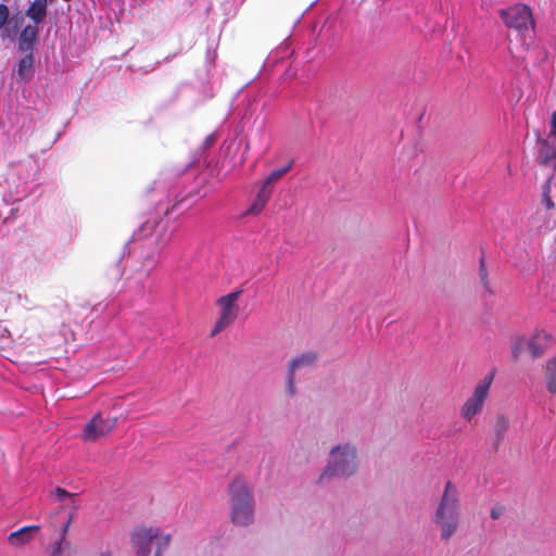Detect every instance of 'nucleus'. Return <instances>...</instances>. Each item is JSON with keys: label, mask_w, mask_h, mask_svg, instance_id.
Listing matches in <instances>:
<instances>
[{"label": "nucleus", "mask_w": 556, "mask_h": 556, "mask_svg": "<svg viewBox=\"0 0 556 556\" xmlns=\"http://www.w3.org/2000/svg\"><path fill=\"white\" fill-rule=\"evenodd\" d=\"M549 191H551V187H549V182H547L545 185L544 191H543V203L547 210H551L554 207V203L549 197Z\"/></svg>", "instance_id": "bb28decb"}, {"label": "nucleus", "mask_w": 556, "mask_h": 556, "mask_svg": "<svg viewBox=\"0 0 556 556\" xmlns=\"http://www.w3.org/2000/svg\"><path fill=\"white\" fill-rule=\"evenodd\" d=\"M73 519H74V516H72V515H66L65 516V519H64V521H63V523H62V526L60 528V538H59V540L55 543H62V544L68 543L66 541V535H67L70 526H71Z\"/></svg>", "instance_id": "5701e85b"}, {"label": "nucleus", "mask_w": 556, "mask_h": 556, "mask_svg": "<svg viewBox=\"0 0 556 556\" xmlns=\"http://www.w3.org/2000/svg\"><path fill=\"white\" fill-rule=\"evenodd\" d=\"M242 293L243 291L241 289H236L216 300L215 304L218 308V318L212 329L211 337L216 336L235 323L239 315V300Z\"/></svg>", "instance_id": "0eeeda50"}, {"label": "nucleus", "mask_w": 556, "mask_h": 556, "mask_svg": "<svg viewBox=\"0 0 556 556\" xmlns=\"http://www.w3.org/2000/svg\"><path fill=\"white\" fill-rule=\"evenodd\" d=\"M500 16L507 27L520 34L529 29H534L535 26L531 8L523 3H517L502 9Z\"/></svg>", "instance_id": "1a4fd4ad"}, {"label": "nucleus", "mask_w": 556, "mask_h": 556, "mask_svg": "<svg viewBox=\"0 0 556 556\" xmlns=\"http://www.w3.org/2000/svg\"><path fill=\"white\" fill-rule=\"evenodd\" d=\"M318 356L315 352L306 351L292 357L288 364L286 376V392L293 397L296 394L295 376L315 366Z\"/></svg>", "instance_id": "9d476101"}, {"label": "nucleus", "mask_w": 556, "mask_h": 556, "mask_svg": "<svg viewBox=\"0 0 556 556\" xmlns=\"http://www.w3.org/2000/svg\"><path fill=\"white\" fill-rule=\"evenodd\" d=\"M172 236L173 230L168 229V222L165 219H149L135 233L131 243L137 256L142 258L141 268L134 277L137 291L143 290V283L154 268L159 253L170 241Z\"/></svg>", "instance_id": "f257e3e1"}, {"label": "nucleus", "mask_w": 556, "mask_h": 556, "mask_svg": "<svg viewBox=\"0 0 556 556\" xmlns=\"http://www.w3.org/2000/svg\"><path fill=\"white\" fill-rule=\"evenodd\" d=\"M493 379L494 372H489L477 383L472 394L465 401L460 408V415L464 419L470 421L482 410L489 396Z\"/></svg>", "instance_id": "6e6552de"}, {"label": "nucleus", "mask_w": 556, "mask_h": 556, "mask_svg": "<svg viewBox=\"0 0 556 556\" xmlns=\"http://www.w3.org/2000/svg\"><path fill=\"white\" fill-rule=\"evenodd\" d=\"M116 419L96 415L84 428L83 438L85 441H96L109 434L115 427Z\"/></svg>", "instance_id": "9b49d317"}, {"label": "nucleus", "mask_w": 556, "mask_h": 556, "mask_svg": "<svg viewBox=\"0 0 556 556\" xmlns=\"http://www.w3.org/2000/svg\"><path fill=\"white\" fill-rule=\"evenodd\" d=\"M31 180V168L26 164L12 165L5 176V185L8 192L3 197V201L8 204L21 201L33 193L29 188Z\"/></svg>", "instance_id": "423d86ee"}, {"label": "nucleus", "mask_w": 556, "mask_h": 556, "mask_svg": "<svg viewBox=\"0 0 556 556\" xmlns=\"http://www.w3.org/2000/svg\"><path fill=\"white\" fill-rule=\"evenodd\" d=\"M551 140L556 141V111H554L551 115L549 119V132L548 138Z\"/></svg>", "instance_id": "cd10ccee"}, {"label": "nucleus", "mask_w": 556, "mask_h": 556, "mask_svg": "<svg viewBox=\"0 0 556 556\" xmlns=\"http://www.w3.org/2000/svg\"><path fill=\"white\" fill-rule=\"evenodd\" d=\"M358 465L356 445L351 442L338 443L330 448L327 464L319 475L317 482L325 484L334 478L348 479L357 472Z\"/></svg>", "instance_id": "f03ea898"}, {"label": "nucleus", "mask_w": 556, "mask_h": 556, "mask_svg": "<svg viewBox=\"0 0 556 556\" xmlns=\"http://www.w3.org/2000/svg\"><path fill=\"white\" fill-rule=\"evenodd\" d=\"M508 428V419L504 416H500L495 422V429L500 435H502Z\"/></svg>", "instance_id": "a878e982"}, {"label": "nucleus", "mask_w": 556, "mask_h": 556, "mask_svg": "<svg viewBox=\"0 0 556 556\" xmlns=\"http://www.w3.org/2000/svg\"><path fill=\"white\" fill-rule=\"evenodd\" d=\"M460 516V501L457 486L447 481L433 515V521L440 529L442 540L451 539L457 531Z\"/></svg>", "instance_id": "20e7f679"}, {"label": "nucleus", "mask_w": 556, "mask_h": 556, "mask_svg": "<svg viewBox=\"0 0 556 556\" xmlns=\"http://www.w3.org/2000/svg\"><path fill=\"white\" fill-rule=\"evenodd\" d=\"M33 67L31 58H24L18 62L17 75L21 78H26L30 75Z\"/></svg>", "instance_id": "4be33fe9"}, {"label": "nucleus", "mask_w": 556, "mask_h": 556, "mask_svg": "<svg viewBox=\"0 0 556 556\" xmlns=\"http://www.w3.org/2000/svg\"><path fill=\"white\" fill-rule=\"evenodd\" d=\"M552 334L545 330L535 331L528 341V348L533 357L541 356L551 345Z\"/></svg>", "instance_id": "ddd939ff"}, {"label": "nucleus", "mask_w": 556, "mask_h": 556, "mask_svg": "<svg viewBox=\"0 0 556 556\" xmlns=\"http://www.w3.org/2000/svg\"><path fill=\"white\" fill-rule=\"evenodd\" d=\"M214 142H215V136L214 135L207 136L205 141H204L205 146H207V147L213 144Z\"/></svg>", "instance_id": "7c9ffc66"}, {"label": "nucleus", "mask_w": 556, "mask_h": 556, "mask_svg": "<svg viewBox=\"0 0 556 556\" xmlns=\"http://www.w3.org/2000/svg\"><path fill=\"white\" fill-rule=\"evenodd\" d=\"M539 157L543 164L556 169V146L549 143V139H539Z\"/></svg>", "instance_id": "2eb2a0df"}, {"label": "nucleus", "mask_w": 556, "mask_h": 556, "mask_svg": "<svg viewBox=\"0 0 556 556\" xmlns=\"http://www.w3.org/2000/svg\"><path fill=\"white\" fill-rule=\"evenodd\" d=\"M228 494L231 522L238 527L252 525L255 517V498L249 482L242 477L233 478Z\"/></svg>", "instance_id": "7ed1b4c3"}, {"label": "nucleus", "mask_w": 556, "mask_h": 556, "mask_svg": "<svg viewBox=\"0 0 556 556\" xmlns=\"http://www.w3.org/2000/svg\"><path fill=\"white\" fill-rule=\"evenodd\" d=\"M479 276L484 290L489 293H493L488 279V271L483 258L480 260Z\"/></svg>", "instance_id": "b1692460"}, {"label": "nucleus", "mask_w": 556, "mask_h": 556, "mask_svg": "<svg viewBox=\"0 0 556 556\" xmlns=\"http://www.w3.org/2000/svg\"><path fill=\"white\" fill-rule=\"evenodd\" d=\"M9 18V8L0 3V29L7 24Z\"/></svg>", "instance_id": "c85d7f7f"}, {"label": "nucleus", "mask_w": 556, "mask_h": 556, "mask_svg": "<svg viewBox=\"0 0 556 556\" xmlns=\"http://www.w3.org/2000/svg\"><path fill=\"white\" fill-rule=\"evenodd\" d=\"M47 14V0H34L26 10V16L35 24L43 21Z\"/></svg>", "instance_id": "f3484780"}, {"label": "nucleus", "mask_w": 556, "mask_h": 556, "mask_svg": "<svg viewBox=\"0 0 556 556\" xmlns=\"http://www.w3.org/2000/svg\"><path fill=\"white\" fill-rule=\"evenodd\" d=\"M270 194L271 188L261 187L258 193L256 194L253 203L249 208V212L255 215L260 214L264 210L266 203L268 202Z\"/></svg>", "instance_id": "a211bd4d"}, {"label": "nucleus", "mask_w": 556, "mask_h": 556, "mask_svg": "<svg viewBox=\"0 0 556 556\" xmlns=\"http://www.w3.org/2000/svg\"><path fill=\"white\" fill-rule=\"evenodd\" d=\"M0 336L9 338L11 336V333H10V331L7 328L0 327Z\"/></svg>", "instance_id": "2f4dec72"}, {"label": "nucleus", "mask_w": 556, "mask_h": 556, "mask_svg": "<svg viewBox=\"0 0 556 556\" xmlns=\"http://www.w3.org/2000/svg\"><path fill=\"white\" fill-rule=\"evenodd\" d=\"M526 343V339L522 336L516 337L511 344V354L515 358L519 357L523 344Z\"/></svg>", "instance_id": "393cba45"}, {"label": "nucleus", "mask_w": 556, "mask_h": 556, "mask_svg": "<svg viewBox=\"0 0 556 556\" xmlns=\"http://www.w3.org/2000/svg\"><path fill=\"white\" fill-rule=\"evenodd\" d=\"M40 530V526L33 525L23 527L10 533L8 541L12 546L21 547L28 544Z\"/></svg>", "instance_id": "4468645a"}, {"label": "nucleus", "mask_w": 556, "mask_h": 556, "mask_svg": "<svg viewBox=\"0 0 556 556\" xmlns=\"http://www.w3.org/2000/svg\"><path fill=\"white\" fill-rule=\"evenodd\" d=\"M102 556H104V555H102Z\"/></svg>", "instance_id": "473e14b6"}, {"label": "nucleus", "mask_w": 556, "mask_h": 556, "mask_svg": "<svg viewBox=\"0 0 556 556\" xmlns=\"http://www.w3.org/2000/svg\"><path fill=\"white\" fill-rule=\"evenodd\" d=\"M38 30L36 26H26L20 34L21 48H30L37 39Z\"/></svg>", "instance_id": "6ab92c4d"}, {"label": "nucleus", "mask_w": 556, "mask_h": 556, "mask_svg": "<svg viewBox=\"0 0 556 556\" xmlns=\"http://www.w3.org/2000/svg\"><path fill=\"white\" fill-rule=\"evenodd\" d=\"M170 539V534L159 527L141 526L132 531L130 542L138 556H162Z\"/></svg>", "instance_id": "39448f33"}, {"label": "nucleus", "mask_w": 556, "mask_h": 556, "mask_svg": "<svg viewBox=\"0 0 556 556\" xmlns=\"http://www.w3.org/2000/svg\"><path fill=\"white\" fill-rule=\"evenodd\" d=\"M51 502L59 503L66 515L75 516L78 509L76 494L70 493L62 488H55L49 495Z\"/></svg>", "instance_id": "f8f14e48"}, {"label": "nucleus", "mask_w": 556, "mask_h": 556, "mask_svg": "<svg viewBox=\"0 0 556 556\" xmlns=\"http://www.w3.org/2000/svg\"><path fill=\"white\" fill-rule=\"evenodd\" d=\"M50 556H74L71 544L54 543Z\"/></svg>", "instance_id": "412c9836"}, {"label": "nucleus", "mask_w": 556, "mask_h": 556, "mask_svg": "<svg viewBox=\"0 0 556 556\" xmlns=\"http://www.w3.org/2000/svg\"><path fill=\"white\" fill-rule=\"evenodd\" d=\"M544 380L547 392L556 394V354L546 361Z\"/></svg>", "instance_id": "dca6fc26"}, {"label": "nucleus", "mask_w": 556, "mask_h": 556, "mask_svg": "<svg viewBox=\"0 0 556 556\" xmlns=\"http://www.w3.org/2000/svg\"><path fill=\"white\" fill-rule=\"evenodd\" d=\"M292 167V161H290L287 165L273 170L269 176L265 179L262 187L270 188V185L278 180L281 176L288 173Z\"/></svg>", "instance_id": "aec40b11"}, {"label": "nucleus", "mask_w": 556, "mask_h": 556, "mask_svg": "<svg viewBox=\"0 0 556 556\" xmlns=\"http://www.w3.org/2000/svg\"><path fill=\"white\" fill-rule=\"evenodd\" d=\"M501 515H502V508H500V507H497V508H493V509L491 510V517H492L493 519H497V518H500V517H501Z\"/></svg>", "instance_id": "c756f323"}]
</instances>
